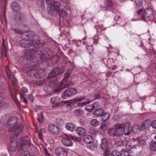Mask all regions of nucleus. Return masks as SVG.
<instances>
[{
	"label": "nucleus",
	"mask_w": 156,
	"mask_h": 156,
	"mask_svg": "<svg viewBox=\"0 0 156 156\" xmlns=\"http://www.w3.org/2000/svg\"><path fill=\"white\" fill-rule=\"evenodd\" d=\"M36 71L34 69H31L28 71L27 74L28 76L30 77H35Z\"/></svg>",
	"instance_id": "obj_33"
},
{
	"label": "nucleus",
	"mask_w": 156,
	"mask_h": 156,
	"mask_svg": "<svg viewBox=\"0 0 156 156\" xmlns=\"http://www.w3.org/2000/svg\"><path fill=\"white\" fill-rule=\"evenodd\" d=\"M66 129L71 131H73L75 129V126L74 124L70 122L66 123L65 125Z\"/></svg>",
	"instance_id": "obj_23"
},
{
	"label": "nucleus",
	"mask_w": 156,
	"mask_h": 156,
	"mask_svg": "<svg viewBox=\"0 0 156 156\" xmlns=\"http://www.w3.org/2000/svg\"><path fill=\"white\" fill-rule=\"evenodd\" d=\"M48 8L51 11L56 10V11H59V8L61 6V3L59 2L54 0H45Z\"/></svg>",
	"instance_id": "obj_5"
},
{
	"label": "nucleus",
	"mask_w": 156,
	"mask_h": 156,
	"mask_svg": "<svg viewBox=\"0 0 156 156\" xmlns=\"http://www.w3.org/2000/svg\"><path fill=\"white\" fill-rule=\"evenodd\" d=\"M71 137L73 140L76 142H79L81 141V138L79 137H76L75 136H71Z\"/></svg>",
	"instance_id": "obj_46"
},
{
	"label": "nucleus",
	"mask_w": 156,
	"mask_h": 156,
	"mask_svg": "<svg viewBox=\"0 0 156 156\" xmlns=\"http://www.w3.org/2000/svg\"><path fill=\"white\" fill-rule=\"evenodd\" d=\"M74 113L76 116H80L83 114V112L81 109L77 108L74 110Z\"/></svg>",
	"instance_id": "obj_36"
},
{
	"label": "nucleus",
	"mask_w": 156,
	"mask_h": 156,
	"mask_svg": "<svg viewBox=\"0 0 156 156\" xmlns=\"http://www.w3.org/2000/svg\"><path fill=\"white\" fill-rule=\"evenodd\" d=\"M3 48L2 49V55L3 57H5L7 56V53L4 43H3Z\"/></svg>",
	"instance_id": "obj_42"
},
{
	"label": "nucleus",
	"mask_w": 156,
	"mask_h": 156,
	"mask_svg": "<svg viewBox=\"0 0 156 156\" xmlns=\"http://www.w3.org/2000/svg\"><path fill=\"white\" fill-rule=\"evenodd\" d=\"M83 140L84 142L88 144L92 143L93 141L92 137L89 135H84L83 136Z\"/></svg>",
	"instance_id": "obj_20"
},
{
	"label": "nucleus",
	"mask_w": 156,
	"mask_h": 156,
	"mask_svg": "<svg viewBox=\"0 0 156 156\" xmlns=\"http://www.w3.org/2000/svg\"><path fill=\"white\" fill-rule=\"evenodd\" d=\"M104 110L101 108L95 109L93 112V114L96 117H101L104 113Z\"/></svg>",
	"instance_id": "obj_18"
},
{
	"label": "nucleus",
	"mask_w": 156,
	"mask_h": 156,
	"mask_svg": "<svg viewBox=\"0 0 156 156\" xmlns=\"http://www.w3.org/2000/svg\"><path fill=\"white\" fill-rule=\"evenodd\" d=\"M35 35L34 33L31 31H26L23 34L22 37L29 42L34 41V37Z\"/></svg>",
	"instance_id": "obj_9"
},
{
	"label": "nucleus",
	"mask_w": 156,
	"mask_h": 156,
	"mask_svg": "<svg viewBox=\"0 0 156 156\" xmlns=\"http://www.w3.org/2000/svg\"><path fill=\"white\" fill-rule=\"evenodd\" d=\"M90 102L89 100H88V101L86 102H83L80 104V106L81 107H82L83 106L89 103Z\"/></svg>",
	"instance_id": "obj_55"
},
{
	"label": "nucleus",
	"mask_w": 156,
	"mask_h": 156,
	"mask_svg": "<svg viewBox=\"0 0 156 156\" xmlns=\"http://www.w3.org/2000/svg\"><path fill=\"white\" fill-rule=\"evenodd\" d=\"M29 99L33 102L34 101V100L32 95L31 94H30L29 96Z\"/></svg>",
	"instance_id": "obj_59"
},
{
	"label": "nucleus",
	"mask_w": 156,
	"mask_h": 156,
	"mask_svg": "<svg viewBox=\"0 0 156 156\" xmlns=\"http://www.w3.org/2000/svg\"><path fill=\"white\" fill-rule=\"evenodd\" d=\"M50 51H49L48 48L45 49L42 51H41L39 53L40 59L42 61H45L51 60L53 64H55L58 62V56L56 55L51 57L49 53Z\"/></svg>",
	"instance_id": "obj_2"
},
{
	"label": "nucleus",
	"mask_w": 156,
	"mask_h": 156,
	"mask_svg": "<svg viewBox=\"0 0 156 156\" xmlns=\"http://www.w3.org/2000/svg\"><path fill=\"white\" fill-rule=\"evenodd\" d=\"M100 147L102 150L108 149V144L107 140L106 138H104L101 139Z\"/></svg>",
	"instance_id": "obj_16"
},
{
	"label": "nucleus",
	"mask_w": 156,
	"mask_h": 156,
	"mask_svg": "<svg viewBox=\"0 0 156 156\" xmlns=\"http://www.w3.org/2000/svg\"><path fill=\"white\" fill-rule=\"evenodd\" d=\"M23 16L22 14L20 12H17L16 13L14 18L17 22L20 21L23 19Z\"/></svg>",
	"instance_id": "obj_29"
},
{
	"label": "nucleus",
	"mask_w": 156,
	"mask_h": 156,
	"mask_svg": "<svg viewBox=\"0 0 156 156\" xmlns=\"http://www.w3.org/2000/svg\"><path fill=\"white\" fill-rule=\"evenodd\" d=\"M5 6L3 8V16L4 17V18L5 20L6 17H5Z\"/></svg>",
	"instance_id": "obj_60"
},
{
	"label": "nucleus",
	"mask_w": 156,
	"mask_h": 156,
	"mask_svg": "<svg viewBox=\"0 0 156 156\" xmlns=\"http://www.w3.org/2000/svg\"><path fill=\"white\" fill-rule=\"evenodd\" d=\"M149 148L151 150L156 151V142L154 140H152L149 143Z\"/></svg>",
	"instance_id": "obj_27"
},
{
	"label": "nucleus",
	"mask_w": 156,
	"mask_h": 156,
	"mask_svg": "<svg viewBox=\"0 0 156 156\" xmlns=\"http://www.w3.org/2000/svg\"><path fill=\"white\" fill-rule=\"evenodd\" d=\"M85 110L88 111L89 112H91L93 110L92 107L91 105H88L86 106L85 108Z\"/></svg>",
	"instance_id": "obj_48"
},
{
	"label": "nucleus",
	"mask_w": 156,
	"mask_h": 156,
	"mask_svg": "<svg viewBox=\"0 0 156 156\" xmlns=\"http://www.w3.org/2000/svg\"><path fill=\"white\" fill-rule=\"evenodd\" d=\"M51 102L53 104H60L58 98L55 97H53L51 98Z\"/></svg>",
	"instance_id": "obj_37"
},
{
	"label": "nucleus",
	"mask_w": 156,
	"mask_h": 156,
	"mask_svg": "<svg viewBox=\"0 0 156 156\" xmlns=\"http://www.w3.org/2000/svg\"><path fill=\"white\" fill-rule=\"evenodd\" d=\"M11 7L14 12L19 11L20 9V6L19 4L16 2H13L11 3Z\"/></svg>",
	"instance_id": "obj_21"
},
{
	"label": "nucleus",
	"mask_w": 156,
	"mask_h": 156,
	"mask_svg": "<svg viewBox=\"0 0 156 156\" xmlns=\"http://www.w3.org/2000/svg\"><path fill=\"white\" fill-rule=\"evenodd\" d=\"M136 5L139 7L141 6L142 4V0H136Z\"/></svg>",
	"instance_id": "obj_52"
},
{
	"label": "nucleus",
	"mask_w": 156,
	"mask_h": 156,
	"mask_svg": "<svg viewBox=\"0 0 156 156\" xmlns=\"http://www.w3.org/2000/svg\"><path fill=\"white\" fill-rule=\"evenodd\" d=\"M18 119L15 116H12L10 118L5 126L8 127H11L8 129L9 132H19L21 133L23 130V125L18 124Z\"/></svg>",
	"instance_id": "obj_1"
},
{
	"label": "nucleus",
	"mask_w": 156,
	"mask_h": 156,
	"mask_svg": "<svg viewBox=\"0 0 156 156\" xmlns=\"http://www.w3.org/2000/svg\"><path fill=\"white\" fill-rule=\"evenodd\" d=\"M90 123L91 125L94 127L97 126L99 124L98 121L96 119H91Z\"/></svg>",
	"instance_id": "obj_30"
},
{
	"label": "nucleus",
	"mask_w": 156,
	"mask_h": 156,
	"mask_svg": "<svg viewBox=\"0 0 156 156\" xmlns=\"http://www.w3.org/2000/svg\"><path fill=\"white\" fill-rule=\"evenodd\" d=\"M142 20L145 21H152L154 18L153 11L151 8H147L144 10L141 15Z\"/></svg>",
	"instance_id": "obj_4"
},
{
	"label": "nucleus",
	"mask_w": 156,
	"mask_h": 156,
	"mask_svg": "<svg viewBox=\"0 0 156 156\" xmlns=\"http://www.w3.org/2000/svg\"><path fill=\"white\" fill-rule=\"evenodd\" d=\"M17 142H14V144L10 143L8 149V150L12 152L15 151H16V148L17 147Z\"/></svg>",
	"instance_id": "obj_25"
},
{
	"label": "nucleus",
	"mask_w": 156,
	"mask_h": 156,
	"mask_svg": "<svg viewBox=\"0 0 156 156\" xmlns=\"http://www.w3.org/2000/svg\"><path fill=\"white\" fill-rule=\"evenodd\" d=\"M69 86V84L68 83L64 84H61L59 87L58 90H62L65 88H67Z\"/></svg>",
	"instance_id": "obj_40"
},
{
	"label": "nucleus",
	"mask_w": 156,
	"mask_h": 156,
	"mask_svg": "<svg viewBox=\"0 0 156 156\" xmlns=\"http://www.w3.org/2000/svg\"><path fill=\"white\" fill-rule=\"evenodd\" d=\"M67 102V101H65L60 102V104H54V105L52 106V108L53 109H55L61 107L63 104L66 103Z\"/></svg>",
	"instance_id": "obj_32"
},
{
	"label": "nucleus",
	"mask_w": 156,
	"mask_h": 156,
	"mask_svg": "<svg viewBox=\"0 0 156 156\" xmlns=\"http://www.w3.org/2000/svg\"><path fill=\"white\" fill-rule=\"evenodd\" d=\"M111 60H112V59L109 58L108 59L107 63L105 62V60H106V59L103 58L102 60V61L104 62V64H105L106 65H108L109 64H111V63H110L111 62Z\"/></svg>",
	"instance_id": "obj_50"
},
{
	"label": "nucleus",
	"mask_w": 156,
	"mask_h": 156,
	"mask_svg": "<svg viewBox=\"0 0 156 156\" xmlns=\"http://www.w3.org/2000/svg\"><path fill=\"white\" fill-rule=\"evenodd\" d=\"M105 128L106 126L105 125H101L100 127V129L103 130H104L105 129Z\"/></svg>",
	"instance_id": "obj_61"
},
{
	"label": "nucleus",
	"mask_w": 156,
	"mask_h": 156,
	"mask_svg": "<svg viewBox=\"0 0 156 156\" xmlns=\"http://www.w3.org/2000/svg\"><path fill=\"white\" fill-rule=\"evenodd\" d=\"M43 83H44V81L43 80L41 81V80H38L36 82V84H37V85H42L43 84Z\"/></svg>",
	"instance_id": "obj_56"
},
{
	"label": "nucleus",
	"mask_w": 156,
	"mask_h": 156,
	"mask_svg": "<svg viewBox=\"0 0 156 156\" xmlns=\"http://www.w3.org/2000/svg\"><path fill=\"white\" fill-rule=\"evenodd\" d=\"M30 61V59L29 57L26 56L21 57L19 59V61L23 65H26L29 64Z\"/></svg>",
	"instance_id": "obj_17"
},
{
	"label": "nucleus",
	"mask_w": 156,
	"mask_h": 156,
	"mask_svg": "<svg viewBox=\"0 0 156 156\" xmlns=\"http://www.w3.org/2000/svg\"><path fill=\"white\" fill-rule=\"evenodd\" d=\"M151 126L153 128L156 129V120H154L151 122Z\"/></svg>",
	"instance_id": "obj_54"
},
{
	"label": "nucleus",
	"mask_w": 156,
	"mask_h": 156,
	"mask_svg": "<svg viewBox=\"0 0 156 156\" xmlns=\"http://www.w3.org/2000/svg\"><path fill=\"white\" fill-rule=\"evenodd\" d=\"M87 49L90 54L92 53L93 51V48L92 46H87Z\"/></svg>",
	"instance_id": "obj_47"
},
{
	"label": "nucleus",
	"mask_w": 156,
	"mask_h": 156,
	"mask_svg": "<svg viewBox=\"0 0 156 156\" xmlns=\"http://www.w3.org/2000/svg\"><path fill=\"white\" fill-rule=\"evenodd\" d=\"M12 82L15 84H16L17 83V80L15 78H13L12 79Z\"/></svg>",
	"instance_id": "obj_64"
},
{
	"label": "nucleus",
	"mask_w": 156,
	"mask_h": 156,
	"mask_svg": "<svg viewBox=\"0 0 156 156\" xmlns=\"http://www.w3.org/2000/svg\"><path fill=\"white\" fill-rule=\"evenodd\" d=\"M48 129L50 133L54 135H57L60 132L58 128L53 124H51L49 125Z\"/></svg>",
	"instance_id": "obj_12"
},
{
	"label": "nucleus",
	"mask_w": 156,
	"mask_h": 156,
	"mask_svg": "<svg viewBox=\"0 0 156 156\" xmlns=\"http://www.w3.org/2000/svg\"><path fill=\"white\" fill-rule=\"evenodd\" d=\"M137 145H133V146H130L129 147V151H132V148H136V147H137Z\"/></svg>",
	"instance_id": "obj_58"
},
{
	"label": "nucleus",
	"mask_w": 156,
	"mask_h": 156,
	"mask_svg": "<svg viewBox=\"0 0 156 156\" xmlns=\"http://www.w3.org/2000/svg\"><path fill=\"white\" fill-rule=\"evenodd\" d=\"M104 150L105 151L103 154V156H109L110 153V151L108 150V149Z\"/></svg>",
	"instance_id": "obj_53"
},
{
	"label": "nucleus",
	"mask_w": 156,
	"mask_h": 156,
	"mask_svg": "<svg viewBox=\"0 0 156 156\" xmlns=\"http://www.w3.org/2000/svg\"><path fill=\"white\" fill-rule=\"evenodd\" d=\"M145 141L143 140H140L138 141L137 145L140 147H143L146 144Z\"/></svg>",
	"instance_id": "obj_38"
},
{
	"label": "nucleus",
	"mask_w": 156,
	"mask_h": 156,
	"mask_svg": "<svg viewBox=\"0 0 156 156\" xmlns=\"http://www.w3.org/2000/svg\"><path fill=\"white\" fill-rule=\"evenodd\" d=\"M32 43L33 42H31V41L29 42L24 38L21 40L20 41V46L23 48H29L32 46Z\"/></svg>",
	"instance_id": "obj_14"
},
{
	"label": "nucleus",
	"mask_w": 156,
	"mask_h": 156,
	"mask_svg": "<svg viewBox=\"0 0 156 156\" xmlns=\"http://www.w3.org/2000/svg\"><path fill=\"white\" fill-rule=\"evenodd\" d=\"M122 22H120V23H119V24L120 25V26H124L126 24V22L125 21L124 22L123 20H122Z\"/></svg>",
	"instance_id": "obj_63"
},
{
	"label": "nucleus",
	"mask_w": 156,
	"mask_h": 156,
	"mask_svg": "<svg viewBox=\"0 0 156 156\" xmlns=\"http://www.w3.org/2000/svg\"><path fill=\"white\" fill-rule=\"evenodd\" d=\"M85 97L84 95H82L80 96H77L73 99V101L75 102L80 101L84 99Z\"/></svg>",
	"instance_id": "obj_34"
},
{
	"label": "nucleus",
	"mask_w": 156,
	"mask_h": 156,
	"mask_svg": "<svg viewBox=\"0 0 156 156\" xmlns=\"http://www.w3.org/2000/svg\"><path fill=\"white\" fill-rule=\"evenodd\" d=\"M91 105L93 110L98 109L99 107V104L97 102L94 103Z\"/></svg>",
	"instance_id": "obj_44"
},
{
	"label": "nucleus",
	"mask_w": 156,
	"mask_h": 156,
	"mask_svg": "<svg viewBox=\"0 0 156 156\" xmlns=\"http://www.w3.org/2000/svg\"><path fill=\"white\" fill-rule=\"evenodd\" d=\"M23 91L25 93H27L28 92V89L26 87H23L22 88Z\"/></svg>",
	"instance_id": "obj_62"
},
{
	"label": "nucleus",
	"mask_w": 156,
	"mask_h": 156,
	"mask_svg": "<svg viewBox=\"0 0 156 156\" xmlns=\"http://www.w3.org/2000/svg\"><path fill=\"white\" fill-rule=\"evenodd\" d=\"M144 123L145 125H146V126L148 128V129L151 125V122L149 120H146L144 122Z\"/></svg>",
	"instance_id": "obj_51"
},
{
	"label": "nucleus",
	"mask_w": 156,
	"mask_h": 156,
	"mask_svg": "<svg viewBox=\"0 0 156 156\" xmlns=\"http://www.w3.org/2000/svg\"><path fill=\"white\" fill-rule=\"evenodd\" d=\"M146 126V125H145L144 122L142 124L141 126L139 128V129L141 130H144L145 129H147L148 128Z\"/></svg>",
	"instance_id": "obj_49"
},
{
	"label": "nucleus",
	"mask_w": 156,
	"mask_h": 156,
	"mask_svg": "<svg viewBox=\"0 0 156 156\" xmlns=\"http://www.w3.org/2000/svg\"><path fill=\"white\" fill-rule=\"evenodd\" d=\"M76 131L78 135L81 136H83L86 133L85 129L81 127L77 128Z\"/></svg>",
	"instance_id": "obj_22"
},
{
	"label": "nucleus",
	"mask_w": 156,
	"mask_h": 156,
	"mask_svg": "<svg viewBox=\"0 0 156 156\" xmlns=\"http://www.w3.org/2000/svg\"><path fill=\"white\" fill-rule=\"evenodd\" d=\"M55 153L57 156H66L67 152L65 148L59 147L55 149Z\"/></svg>",
	"instance_id": "obj_11"
},
{
	"label": "nucleus",
	"mask_w": 156,
	"mask_h": 156,
	"mask_svg": "<svg viewBox=\"0 0 156 156\" xmlns=\"http://www.w3.org/2000/svg\"><path fill=\"white\" fill-rule=\"evenodd\" d=\"M19 156H30L29 151L27 150L23 151Z\"/></svg>",
	"instance_id": "obj_43"
},
{
	"label": "nucleus",
	"mask_w": 156,
	"mask_h": 156,
	"mask_svg": "<svg viewBox=\"0 0 156 156\" xmlns=\"http://www.w3.org/2000/svg\"><path fill=\"white\" fill-rule=\"evenodd\" d=\"M110 114L107 112H104L102 115L101 116L102 120L105 122L108 120L110 118Z\"/></svg>",
	"instance_id": "obj_26"
},
{
	"label": "nucleus",
	"mask_w": 156,
	"mask_h": 156,
	"mask_svg": "<svg viewBox=\"0 0 156 156\" xmlns=\"http://www.w3.org/2000/svg\"><path fill=\"white\" fill-rule=\"evenodd\" d=\"M122 126V125H120L119 124L115 127L114 129H110L108 132V134L112 136L119 137L122 136L125 133V129Z\"/></svg>",
	"instance_id": "obj_3"
},
{
	"label": "nucleus",
	"mask_w": 156,
	"mask_h": 156,
	"mask_svg": "<svg viewBox=\"0 0 156 156\" xmlns=\"http://www.w3.org/2000/svg\"><path fill=\"white\" fill-rule=\"evenodd\" d=\"M46 74L45 70L40 69L37 70L35 72V77L37 79L42 78L45 76Z\"/></svg>",
	"instance_id": "obj_15"
},
{
	"label": "nucleus",
	"mask_w": 156,
	"mask_h": 156,
	"mask_svg": "<svg viewBox=\"0 0 156 156\" xmlns=\"http://www.w3.org/2000/svg\"><path fill=\"white\" fill-rule=\"evenodd\" d=\"M122 156H129V153L126 149H124L121 152Z\"/></svg>",
	"instance_id": "obj_39"
},
{
	"label": "nucleus",
	"mask_w": 156,
	"mask_h": 156,
	"mask_svg": "<svg viewBox=\"0 0 156 156\" xmlns=\"http://www.w3.org/2000/svg\"><path fill=\"white\" fill-rule=\"evenodd\" d=\"M27 53L30 56V57H34L35 56L34 54L36 53L34 50L32 48L28 49L26 50Z\"/></svg>",
	"instance_id": "obj_28"
},
{
	"label": "nucleus",
	"mask_w": 156,
	"mask_h": 156,
	"mask_svg": "<svg viewBox=\"0 0 156 156\" xmlns=\"http://www.w3.org/2000/svg\"><path fill=\"white\" fill-rule=\"evenodd\" d=\"M31 42H33V44L32 46L35 47L36 48H38L40 46H43L44 43V42L43 41H40V40H38L37 41H35L34 40L31 41Z\"/></svg>",
	"instance_id": "obj_19"
},
{
	"label": "nucleus",
	"mask_w": 156,
	"mask_h": 156,
	"mask_svg": "<svg viewBox=\"0 0 156 156\" xmlns=\"http://www.w3.org/2000/svg\"><path fill=\"white\" fill-rule=\"evenodd\" d=\"M121 152L117 150H114L112 151L111 154V156H122Z\"/></svg>",
	"instance_id": "obj_35"
},
{
	"label": "nucleus",
	"mask_w": 156,
	"mask_h": 156,
	"mask_svg": "<svg viewBox=\"0 0 156 156\" xmlns=\"http://www.w3.org/2000/svg\"><path fill=\"white\" fill-rule=\"evenodd\" d=\"M37 119L38 122L40 123H42L44 121V117L42 115V114L41 113V115L38 116L37 118Z\"/></svg>",
	"instance_id": "obj_45"
},
{
	"label": "nucleus",
	"mask_w": 156,
	"mask_h": 156,
	"mask_svg": "<svg viewBox=\"0 0 156 156\" xmlns=\"http://www.w3.org/2000/svg\"><path fill=\"white\" fill-rule=\"evenodd\" d=\"M119 124L120 125H122V126L125 129V135H129L133 132V128L132 127L130 126L131 123L130 122H128Z\"/></svg>",
	"instance_id": "obj_7"
},
{
	"label": "nucleus",
	"mask_w": 156,
	"mask_h": 156,
	"mask_svg": "<svg viewBox=\"0 0 156 156\" xmlns=\"http://www.w3.org/2000/svg\"><path fill=\"white\" fill-rule=\"evenodd\" d=\"M14 133L12 134L10 137V143H13L14 144V142H16L15 141V140L17 138V136H18V134L20 133L19 132H13Z\"/></svg>",
	"instance_id": "obj_24"
},
{
	"label": "nucleus",
	"mask_w": 156,
	"mask_h": 156,
	"mask_svg": "<svg viewBox=\"0 0 156 156\" xmlns=\"http://www.w3.org/2000/svg\"><path fill=\"white\" fill-rule=\"evenodd\" d=\"M57 12L59 14L60 16H62L63 17H66L67 16V14L66 11L63 9H59V11H57Z\"/></svg>",
	"instance_id": "obj_31"
},
{
	"label": "nucleus",
	"mask_w": 156,
	"mask_h": 156,
	"mask_svg": "<svg viewBox=\"0 0 156 156\" xmlns=\"http://www.w3.org/2000/svg\"><path fill=\"white\" fill-rule=\"evenodd\" d=\"M144 9H141L139 10L137 12H136L137 14L138 15H140L141 14H142V15L143 14V12H144Z\"/></svg>",
	"instance_id": "obj_57"
},
{
	"label": "nucleus",
	"mask_w": 156,
	"mask_h": 156,
	"mask_svg": "<svg viewBox=\"0 0 156 156\" xmlns=\"http://www.w3.org/2000/svg\"><path fill=\"white\" fill-rule=\"evenodd\" d=\"M61 142L66 147L72 146L73 145L72 142L68 135L63 136Z\"/></svg>",
	"instance_id": "obj_13"
},
{
	"label": "nucleus",
	"mask_w": 156,
	"mask_h": 156,
	"mask_svg": "<svg viewBox=\"0 0 156 156\" xmlns=\"http://www.w3.org/2000/svg\"><path fill=\"white\" fill-rule=\"evenodd\" d=\"M87 132L92 135H95L96 134V131L93 128L88 129Z\"/></svg>",
	"instance_id": "obj_41"
},
{
	"label": "nucleus",
	"mask_w": 156,
	"mask_h": 156,
	"mask_svg": "<svg viewBox=\"0 0 156 156\" xmlns=\"http://www.w3.org/2000/svg\"><path fill=\"white\" fill-rule=\"evenodd\" d=\"M30 143L29 141L27 140L24 138H21L20 142V145L18 147V150L20 151L25 149V148L28 147L30 146Z\"/></svg>",
	"instance_id": "obj_8"
},
{
	"label": "nucleus",
	"mask_w": 156,
	"mask_h": 156,
	"mask_svg": "<svg viewBox=\"0 0 156 156\" xmlns=\"http://www.w3.org/2000/svg\"><path fill=\"white\" fill-rule=\"evenodd\" d=\"M61 73V69L58 67H56L54 69L48 74L47 79H51L53 78L60 75Z\"/></svg>",
	"instance_id": "obj_10"
},
{
	"label": "nucleus",
	"mask_w": 156,
	"mask_h": 156,
	"mask_svg": "<svg viewBox=\"0 0 156 156\" xmlns=\"http://www.w3.org/2000/svg\"><path fill=\"white\" fill-rule=\"evenodd\" d=\"M77 93V90L73 87L70 88L65 90L62 94L61 97L67 99L75 95Z\"/></svg>",
	"instance_id": "obj_6"
}]
</instances>
